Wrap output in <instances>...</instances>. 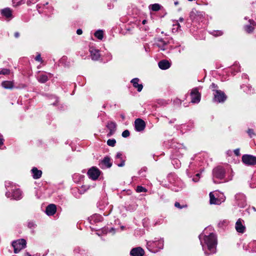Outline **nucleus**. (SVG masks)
<instances>
[{
	"mask_svg": "<svg viewBox=\"0 0 256 256\" xmlns=\"http://www.w3.org/2000/svg\"><path fill=\"white\" fill-rule=\"evenodd\" d=\"M210 228H206L199 236V239L202 250L206 255L214 254L216 252L217 238L216 234L212 232L208 234V230Z\"/></svg>",
	"mask_w": 256,
	"mask_h": 256,
	"instance_id": "obj_1",
	"label": "nucleus"
},
{
	"mask_svg": "<svg viewBox=\"0 0 256 256\" xmlns=\"http://www.w3.org/2000/svg\"><path fill=\"white\" fill-rule=\"evenodd\" d=\"M5 186L7 190L6 196L11 200H20L23 197L22 191L18 188H16L12 182L10 181L5 182Z\"/></svg>",
	"mask_w": 256,
	"mask_h": 256,
	"instance_id": "obj_2",
	"label": "nucleus"
},
{
	"mask_svg": "<svg viewBox=\"0 0 256 256\" xmlns=\"http://www.w3.org/2000/svg\"><path fill=\"white\" fill-rule=\"evenodd\" d=\"M233 174H230L228 178H226V171L224 169L218 166L213 169L212 179L214 183L219 182L218 180H222L224 182H227L232 180Z\"/></svg>",
	"mask_w": 256,
	"mask_h": 256,
	"instance_id": "obj_3",
	"label": "nucleus"
},
{
	"mask_svg": "<svg viewBox=\"0 0 256 256\" xmlns=\"http://www.w3.org/2000/svg\"><path fill=\"white\" fill-rule=\"evenodd\" d=\"M147 248L152 252H156L164 248V240L156 238L154 240L147 242Z\"/></svg>",
	"mask_w": 256,
	"mask_h": 256,
	"instance_id": "obj_4",
	"label": "nucleus"
},
{
	"mask_svg": "<svg viewBox=\"0 0 256 256\" xmlns=\"http://www.w3.org/2000/svg\"><path fill=\"white\" fill-rule=\"evenodd\" d=\"M190 16L192 21L196 22H203L206 20L204 12L196 10H193L190 12Z\"/></svg>",
	"mask_w": 256,
	"mask_h": 256,
	"instance_id": "obj_5",
	"label": "nucleus"
},
{
	"mask_svg": "<svg viewBox=\"0 0 256 256\" xmlns=\"http://www.w3.org/2000/svg\"><path fill=\"white\" fill-rule=\"evenodd\" d=\"M26 244V240L23 238L13 242L12 246L14 247V253H18L22 249L25 248Z\"/></svg>",
	"mask_w": 256,
	"mask_h": 256,
	"instance_id": "obj_6",
	"label": "nucleus"
},
{
	"mask_svg": "<svg viewBox=\"0 0 256 256\" xmlns=\"http://www.w3.org/2000/svg\"><path fill=\"white\" fill-rule=\"evenodd\" d=\"M216 194L217 195L218 198L216 199V200L214 201V197L212 194H210V202L211 204H218L219 205L222 202H224L226 198L224 196V194L221 193L219 192H215Z\"/></svg>",
	"mask_w": 256,
	"mask_h": 256,
	"instance_id": "obj_7",
	"label": "nucleus"
},
{
	"mask_svg": "<svg viewBox=\"0 0 256 256\" xmlns=\"http://www.w3.org/2000/svg\"><path fill=\"white\" fill-rule=\"evenodd\" d=\"M200 88H195L191 90L190 95L191 97V102L198 104L201 98V94L199 92Z\"/></svg>",
	"mask_w": 256,
	"mask_h": 256,
	"instance_id": "obj_8",
	"label": "nucleus"
},
{
	"mask_svg": "<svg viewBox=\"0 0 256 256\" xmlns=\"http://www.w3.org/2000/svg\"><path fill=\"white\" fill-rule=\"evenodd\" d=\"M242 160L246 166L256 164V156L250 154H244L242 156Z\"/></svg>",
	"mask_w": 256,
	"mask_h": 256,
	"instance_id": "obj_9",
	"label": "nucleus"
},
{
	"mask_svg": "<svg viewBox=\"0 0 256 256\" xmlns=\"http://www.w3.org/2000/svg\"><path fill=\"white\" fill-rule=\"evenodd\" d=\"M235 200L236 204L240 208H244L246 204V196L242 194H237L235 196Z\"/></svg>",
	"mask_w": 256,
	"mask_h": 256,
	"instance_id": "obj_10",
	"label": "nucleus"
},
{
	"mask_svg": "<svg viewBox=\"0 0 256 256\" xmlns=\"http://www.w3.org/2000/svg\"><path fill=\"white\" fill-rule=\"evenodd\" d=\"M235 228L236 231L240 234H244L246 230L244 221L242 218H238L236 222Z\"/></svg>",
	"mask_w": 256,
	"mask_h": 256,
	"instance_id": "obj_11",
	"label": "nucleus"
},
{
	"mask_svg": "<svg viewBox=\"0 0 256 256\" xmlns=\"http://www.w3.org/2000/svg\"><path fill=\"white\" fill-rule=\"evenodd\" d=\"M100 170L96 167H92L88 171V177L93 180H96L100 175Z\"/></svg>",
	"mask_w": 256,
	"mask_h": 256,
	"instance_id": "obj_12",
	"label": "nucleus"
},
{
	"mask_svg": "<svg viewBox=\"0 0 256 256\" xmlns=\"http://www.w3.org/2000/svg\"><path fill=\"white\" fill-rule=\"evenodd\" d=\"M214 101L218 102H223L226 98L224 93L220 90H216V92H214Z\"/></svg>",
	"mask_w": 256,
	"mask_h": 256,
	"instance_id": "obj_13",
	"label": "nucleus"
},
{
	"mask_svg": "<svg viewBox=\"0 0 256 256\" xmlns=\"http://www.w3.org/2000/svg\"><path fill=\"white\" fill-rule=\"evenodd\" d=\"M155 44L162 50H166L168 49V42L162 38H156Z\"/></svg>",
	"mask_w": 256,
	"mask_h": 256,
	"instance_id": "obj_14",
	"label": "nucleus"
},
{
	"mask_svg": "<svg viewBox=\"0 0 256 256\" xmlns=\"http://www.w3.org/2000/svg\"><path fill=\"white\" fill-rule=\"evenodd\" d=\"M174 149V155L176 156H182L186 151V149L184 148L183 145L180 144H176L172 146Z\"/></svg>",
	"mask_w": 256,
	"mask_h": 256,
	"instance_id": "obj_15",
	"label": "nucleus"
},
{
	"mask_svg": "<svg viewBox=\"0 0 256 256\" xmlns=\"http://www.w3.org/2000/svg\"><path fill=\"white\" fill-rule=\"evenodd\" d=\"M135 129L137 132L142 131L146 126L144 122L140 118L136 120L134 122Z\"/></svg>",
	"mask_w": 256,
	"mask_h": 256,
	"instance_id": "obj_16",
	"label": "nucleus"
},
{
	"mask_svg": "<svg viewBox=\"0 0 256 256\" xmlns=\"http://www.w3.org/2000/svg\"><path fill=\"white\" fill-rule=\"evenodd\" d=\"M51 76L50 73H40L37 76V80L40 83H44L48 80V76Z\"/></svg>",
	"mask_w": 256,
	"mask_h": 256,
	"instance_id": "obj_17",
	"label": "nucleus"
},
{
	"mask_svg": "<svg viewBox=\"0 0 256 256\" xmlns=\"http://www.w3.org/2000/svg\"><path fill=\"white\" fill-rule=\"evenodd\" d=\"M90 52L92 60H97L100 58V51L96 49L93 47H90Z\"/></svg>",
	"mask_w": 256,
	"mask_h": 256,
	"instance_id": "obj_18",
	"label": "nucleus"
},
{
	"mask_svg": "<svg viewBox=\"0 0 256 256\" xmlns=\"http://www.w3.org/2000/svg\"><path fill=\"white\" fill-rule=\"evenodd\" d=\"M122 154L121 152H118L116 156L115 163L119 167H122L124 166V160L122 158Z\"/></svg>",
	"mask_w": 256,
	"mask_h": 256,
	"instance_id": "obj_19",
	"label": "nucleus"
},
{
	"mask_svg": "<svg viewBox=\"0 0 256 256\" xmlns=\"http://www.w3.org/2000/svg\"><path fill=\"white\" fill-rule=\"evenodd\" d=\"M130 254L132 256H143L144 250L140 247H138L132 248Z\"/></svg>",
	"mask_w": 256,
	"mask_h": 256,
	"instance_id": "obj_20",
	"label": "nucleus"
},
{
	"mask_svg": "<svg viewBox=\"0 0 256 256\" xmlns=\"http://www.w3.org/2000/svg\"><path fill=\"white\" fill-rule=\"evenodd\" d=\"M56 211V208L55 204H50L47 206L46 210V213L48 216L54 215Z\"/></svg>",
	"mask_w": 256,
	"mask_h": 256,
	"instance_id": "obj_21",
	"label": "nucleus"
},
{
	"mask_svg": "<svg viewBox=\"0 0 256 256\" xmlns=\"http://www.w3.org/2000/svg\"><path fill=\"white\" fill-rule=\"evenodd\" d=\"M2 14L6 19L10 20L12 18V11L10 8H5L1 10Z\"/></svg>",
	"mask_w": 256,
	"mask_h": 256,
	"instance_id": "obj_22",
	"label": "nucleus"
},
{
	"mask_svg": "<svg viewBox=\"0 0 256 256\" xmlns=\"http://www.w3.org/2000/svg\"><path fill=\"white\" fill-rule=\"evenodd\" d=\"M140 81V79L138 78H134L132 79L130 81V82L132 84L134 87L137 89V90L138 92H140L142 90L143 88V86L142 84H139L138 82Z\"/></svg>",
	"mask_w": 256,
	"mask_h": 256,
	"instance_id": "obj_23",
	"label": "nucleus"
},
{
	"mask_svg": "<svg viewBox=\"0 0 256 256\" xmlns=\"http://www.w3.org/2000/svg\"><path fill=\"white\" fill-rule=\"evenodd\" d=\"M106 127L110 130V132L108 134V136H112L116 130V124L114 122H108Z\"/></svg>",
	"mask_w": 256,
	"mask_h": 256,
	"instance_id": "obj_24",
	"label": "nucleus"
},
{
	"mask_svg": "<svg viewBox=\"0 0 256 256\" xmlns=\"http://www.w3.org/2000/svg\"><path fill=\"white\" fill-rule=\"evenodd\" d=\"M31 172L34 179H38L42 176V172L40 170H38L36 167L32 169Z\"/></svg>",
	"mask_w": 256,
	"mask_h": 256,
	"instance_id": "obj_25",
	"label": "nucleus"
},
{
	"mask_svg": "<svg viewBox=\"0 0 256 256\" xmlns=\"http://www.w3.org/2000/svg\"><path fill=\"white\" fill-rule=\"evenodd\" d=\"M158 65L160 69L164 70L170 66V63L167 60H162L158 62Z\"/></svg>",
	"mask_w": 256,
	"mask_h": 256,
	"instance_id": "obj_26",
	"label": "nucleus"
},
{
	"mask_svg": "<svg viewBox=\"0 0 256 256\" xmlns=\"http://www.w3.org/2000/svg\"><path fill=\"white\" fill-rule=\"evenodd\" d=\"M102 162L108 168H110L112 166V163L110 161V158L108 156L105 157L102 161Z\"/></svg>",
	"mask_w": 256,
	"mask_h": 256,
	"instance_id": "obj_27",
	"label": "nucleus"
},
{
	"mask_svg": "<svg viewBox=\"0 0 256 256\" xmlns=\"http://www.w3.org/2000/svg\"><path fill=\"white\" fill-rule=\"evenodd\" d=\"M2 86L6 89H11L14 87L13 82L11 81H4L2 82Z\"/></svg>",
	"mask_w": 256,
	"mask_h": 256,
	"instance_id": "obj_28",
	"label": "nucleus"
},
{
	"mask_svg": "<svg viewBox=\"0 0 256 256\" xmlns=\"http://www.w3.org/2000/svg\"><path fill=\"white\" fill-rule=\"evenodd\" d=\"M250 25H247L244 27V30L248 33H250L252 32L254 28L252 25L254 26L255 23L252 20H250Z\"/></svg>",
	"mask_w": 256,
	"mask_h": 256,
	"instance_id": "obj_29",
	"label": "nucleus"
},
{
	"mask_svg": "<svg viewBox=\"0 0 256 256\" xmlns=\"http://www.w3.org/2000/svg\"><path fill=\"white\" fill-rule=\"evenodd\" d=\"M94 35L99 40H102L104 37V32L102 30H98L94 32Z\"/></svg>",
	"mask_w": 256,
	"mask_h": 256,
	"instance_id": "obj_30",
	"label": "nucleus"
},
{
	"mask_svg": "<svg viewBox=\"0 0 256 256\" xmlns=\"http://www.w3.org/2000/svg\"><path fill=\"white\" fill-rule=\"evenodd\" d=\"M161 8V6L158 4H150L149 6V8L154 12L158 11Z\"/></svg>",
	"mask_w": 256,
	"mask_h": 256,
	"instance_id": "obj_31",
	"label": "nucleus"
},
{
	"mask_svg": "<svg viewBox=\"0 0 256 256\" xmlns=\"http://www.w3.org/2000/svg\"><path fill=\"white\" fill-rule=\"evenodd\" d=\"M174 156H173L172 160V164L175 168H179L181 165L180 162L178 158H174Z\"/></svg>",
	"mask_w": 256,
	"mask_h": 256,
	"instance_id": "obj_32",
	"label": "nucleus"
},
{
	"mask_svg": "<svg viewBox=\"0 0 256 256\" xmlns=\"http://www.w3.org/2000/svg\"><path fill=\"white\" fill-rule=\"evenodd\" d=\"M242 88H244V90L248 94H251L253 93V89L250 86H245L242 87Z\"/></svg>",
	"mask_w": 256,
	"mask_h": 256,
	"instance_id": "obj_33",
	"label": "nucleus"
},
{
	"mask_svg": "<svg viewBox=\"0 0 256 256\" xmlns=\"http://www.w3.org/2000/svg\"><path fill=\"white\" fill-rule=\"evenodd\" d=\"M200 166V162L198 164L196 163V162H191L190 164L189 165V168L190 170H195L196 168L197 167H198Z\"/></svg>",
	"mask_w": 256,
	"mask_h": 256,
	"instance_id": "obj_34",
	"label": "nucleus"
},
{
	"mask_svg": "<svg viewBox=\"0 0 256 256\" xmlns=\"http://www.w3.org/2000/svg\"><path fill=\"white\" fill-rule=\"evenodd\" d=\"M248 247L252 248V251L256 252V242H252L249 244Z\"/></svg>",
	"mask_w": 256,
	"mask_h": 256,
	"instance_id": "obj_35",
	"label": "nucleus"
},
{
	"mask_svg": "<svg viewBox=\"0 0 256 256\" xmlns=\"http://www.w3.org/2000/svg\"><path fill=\"white\" fill-rule=\"evenodd\" d=\"M137 192H146L147 190L142 186H138L136 188Z\"/></svg>",
	"mask_w": 256,
	"mask_h": 256,
	"instance_id": "obj_36",
	"label": "nucleus"
},
{
	"mask_svg": "<svg viewBox=\"0 0 256 256\" xmlns=\"http://www.w3.org/2000/svg\"><path fill=\"white\" fill-rule=\"evenodd\" d=\"M10 73V70L7 68H0V74L7 75Z\"/></svg>",
	"mask_w": 256,
	"mask_h": 256,
	"instance_id": "obj_37",
	"label": "nucleus"
},
{
	"mask_svg": "<svg viewBox=\"0 0 256 256\" xmlns=\"http://www.w3.org/2000/svg\"><path fill=\"white\" fill-rule=\"evenodd\" d=\"M116 143V140L114 139H109L107 141V144L110 146H114Z\"/></svg>",
	"mask_w": 256,
	"mask_h": 256,
	"instance_id": "obj_38",
	"label": "nucleus"
},
{
	"mask_svg": "<svg viewBox=\"0 0 256 256\" xmlns=\"http://www.w3.org/2000/svg\"><path fill=\"white\" fill-rule=\"evenodd\" d=\"M174 206H175L176 208H179V209H182V208H187V206H187L186 204H182V205H181V204H180V202H176L174 203Z\"/></svg>",
	"mask_w": 256,
	"mask_h": 256,
	"instance_id": "obj_39",
	"label": "nucleus"
},
{
	"mask_svg": "<svg viewBox=\"0 0 256 256\" xmlns=\"http://www.w3.org/2000/svg\"><path fill=\"white\" fill-rule=\"evenodd\" d=\"M200 174H196L192 178V181L195 182H198L200 178Z\"/></svg>",
	"mask_w": 256,
	"mask_h": 256,
	"instance_id": "obj_40",
	"label": "nucleus"
},
{
	"mask_svg": "<svg viewBox=\"0 0 256 256\" xmlns=\"http://www.w3.org/2000/svg\"><path fill=\"white\" fill-rule=\"evenodd\" d=\"M212 34L215 36H220L223 34V32L220 30H215L212 32Z\"/></svg>",
	"mask_w": 256,
	"mask_h": 256,
	"instance_id": "obj_41",
	"label": "nucleus"
},
{
	"mask_svg": "<svg viewBox=\"0 0 256 256\" xmlns=\"http://www.w3.org/2000/svg\"><path fill=\"white\" fill-rule=\"evenodd\" d=\"M228 224V221L226 220H223L222 221H220L218 223V225L220 226H226Z\"/></svg>",
	"mask_w": 256,
	"mask_h": 256,
	"instance_id": "obj_42",
	"label": "nucleus"
},
{
	"mask_svg": "<svg viewBox=\"0 0 256 256\" xmlns=\"http://www.w3.org/2000/svg\"><path fill=\"white\" fill-rule=\"evenodd\" d=\"M130 136V132L128 130H124L122 133V136L124 138H126Z\"/></svg>",
	"mask_w": 256,
	"mask_h": 256,
	"instance_id": "obj_43",
	"label": "nucleus"
},
{
	"mask_svg": "<svg viewBox=\"0 0 256 256\" xmlns=\"http://www.w3.org/2000/svg\"><path fill=\"white\" fill-rule=\"evenodd\" d=\"M248 133L251 138L253 137L256 135L252 129H248Z\"/></svg>",
	"mask_w": 256,
	"mask_h": 256,
	"instance_id": "obj_44",
	"label": "nucleus"
},
{
	"mask_svg": "<svg viewBox=\"0 0 256 256\" xmlns=\"http://www.w3.org/2000/svg\"><path fill=\"white\" fill-rule=\"evenodd\" d=\"M210 88L212 89L214 92H216V90H218L217 88H218V86L216 84H214V83H212L210 85Z\"/></svg>",
	"mask_w": 256,
	"mask_h": 256,
	"instance_id": "obj_45",
	"label": "nucleus"
},
{
	"mask_svg": "<svg viewBox=\"0 0 256 256\" xmlns=\"http://www.w3.org/2000/svg\"><path fill=\"white\" fill-rule=\"evenodd\" d=\"M35 60L36 61L42 62V59L40 54H38L35 58Z\"/></svg>",
	"mask_w": 256,
	"mask_h": 256,
	"instance_id": "obj_46",
	"label": "nucleus"
},
{
	"mask_svg": "<svg viewBox=\"0 0 256 256\" xmlns=\"http://www.w3.org/2000/svg\"><path fill=\"white\" fill-rule=\"evenodd\" d=\"M234 68L236 70V72L240 71V66L238 64H236L234 65Z\"/></svg>",
	"mask_w": 256,
	"mask_h": 256,
	"instance_id": "obj_47",
	"label": "nucleus"
},
{
	"mask_svg": "<svg viewBox=\"0 0 256 256\" xmlns=\"http://www.w3.org/2000/svg\"><path fill=\"white\" fill-rule=\"evenodd\" d=\"M234 154L237 156H238L240 154L239 148H236V149L234 150Z\"/></svg>",
	"mask_w": 256,
	"mask_h": 256,
	"instance_id": "obj_48",
	"label": "nucleus"
},
{
	"mask_svg": "<svg viewBox=\"0 0 256 256\" xmlns=\"http://www.w3.org/2000/svg\"><path fill=\"white\" fill-rule=\"evenodd\" d=\"M28 226L30 228H34L35 226V224L34 222H30L28 224Z\"/></svg>",
	"mask_w": 256,
	"mask_h": 256,
	"instance_id": "obj_49",
	"label": "nucleus"
},
{
	"mask_svg": "<svg viewBox=\"0 0 256 256\" xmlns=\"http://www.w3.org/2000/svg\"><path fill=\"white\" fill-rule=\"evenodd\" d=\"M210 194H212L214 196V201H216V199L218 198V196H217V195L216 194V192H210Z\"/></svg>",
	"mask_w": 256,
	"mask_h": 256,
	"instance_id": "obj_50",
	"label": "nucleus"
},
{
	"mask_svg": "<svg viewBox=\"0 0 256 256\" xmlns=\"http://www.w3.org/2000/svg\"><path fill=\"white\" fill-rule=\"evenodd\" d=\"M107 57L108 58V60H111L112 59V55L111 54L108 53L107 54Z\"/></svg>",
	"mask_w": 256,
	"mask_h": 256,
	"instance_id": "obj_51",
	"label": "nucleus"
},
{
	"mask_svg": "<svg viewBox=\"0 0 256 256\" xmlns=\"http://www.w3.org/2000/svg\"><path fill=\"white\" fill-rule=\"evenodd\" d=\"M82 31L81 29H78L76 30V34L78 35L82 34Z\"/></svg>",
	"mask_w": 256,
	"mask_h": 256,
	"instance_id": "obj_52",
	"label": "nucleus"
},
{
	"mask_svg": "<svg viewBox=\"0 0 256 256\" xmlns=\"http://www.w3.org/2000/svg\"><path fill=\"white\" fill-rule=\"evenodd\" d=\"M4 143V140L2 138V136L0 135V146L2 145Z\"/></svg>",
	"mask_w": 256,
	"mask_h": 256,
	"instance_id": "obj_53",
	"label": "nucleus"
},
{
	"mask_svg": "<svg viewBox=\"0 0 256 256\" xmlns=\"http://www.w3.org/2000/svg\"><path fill=\"white\" fill-rule=\"evenodd\" d=\"M176 120V119L174 118V119H172V120H170V122H169V123L170 124H172V123H174Z\"/></svg>",
	"mask_w": 256,
	"mask_h": 256,
	"instance_id": "obj_54",
	"label": "nucleus"
},
{
	"mask_svg": "<svg viewBox=\"0 0 256 256\" xmlns=\"http://www.w3.org/2000/svg\"><path fill=\"white\" fill-rule=\"evenodd\" d=\"M256 180V175L254 176L252 178V182H254Z\"/></svg>",
	"mask_w": 256,
	"mask_h": 256,
	"instance_id": "obj_55",
	"label": "nucleus"
},
{
	"mask_svg": "<svg viewBox=\"0 0 256 256\" xmlns=\"http://www.w3.org/2000/svg\"><path fill=\"white\" fill-rule=\"evenodd\" d=\"M19 33L16 32H15L14 34V36L16 38H18L19 36Z\"/></svg>",
	"mask_w": 256,
	"mask_h": 256,
	"instance_id": "obj_56",
	"label": "nucleus"
},
{
	"mask_svg": "<svg viewBox=\"0 0 256 256\" xmlns=\"http://www.w3.org/2000/svg\"><path fill=\"white\" fill-rule=\"evenodd\" d=\"M175 26H177V30H178V28H179L180 27V26L179 24H176Z\"/></svg>",
	"mask_w": 256,
	"mask_h": 256,
	"instance_id": "obj_57",
	"label": "nucleus"
},
{
	"mask_svg": "<svg viewBox=\"0 0 256 256\" xmlns=\"http://www.w3.org/2000/svg\"><path fill=\"white\" fill-rule=\"evenodd\" d=\"M184 18H180L178 20V21L180 22H182L184 21Z\"/></svg>",
	"mask_w": 256,
	"mask_h": 256,
	"instance_id": "obj_58",
	"label": "nucleus"
},
{
	"mask_svg": "<svg viewBox=\"0 0 256 256\" xmlns=\"http://www.w3.org/2000/svg\"><path fill=\"white\" fill-rule=\"evenodd\" d=\"M52 97L55 100V102H58V98L56 97L55 96H52Z\"/></svg>",
	"mask_w": 256,
	"mask_h": 256,
	"instance_id": "obj_59",
	"label": "nucleus"
},
{
	"mask_svg": "<svg viewBox=\"0 0 256 256\" xmlns=\"http://www.w3.org/2000/svg\"><path fill=\"white\" fill-rule=\"evenodd\" d=\"M232 154V151L229 150L227 152V154H228V155H230V154Z\"/></svg>",
	"mask_w": 256,
	"mask_h": 256,
	"instance_id": "obj_60",
	"label": "nucleus"
},
{
	"mask_svg": "<svg viewBox=\"0 0 256 256\" xmlns=\"http://www.w3.org/2000/svg\"><path fill=\"white\" fill-rule=\"evenodd\" d=\"M24 256H32L28 252L26 253Z\"/></svg>",
	"mask_w": 256,
	"mask_h": 256,
	"instance_id": "obj_61",
	"label": "nucleus"
},
{
	"mask_svg": "<svg viewBox=\"0 0 256 256\" xmlns=\"http://www.w3.org/2000/svg\"><path fill=\"white\" fill-rule=\"evenodd\" d=\"M146 20H142V24H146Z\"/></svg>",
	"mask_w": 256,
	"mask_h": 256,
	"instance_id": "obj_62",
	"label": "nucleus"
},
{
	"mask_svg": "<svg viewBox=\"0 0 256 256\" xmlns=\"http://www.w3.org/2000/svg\"><path fill=\"white\" fill-rule=\"evenodd\" d=\"M174 5L177 6L178 4V1L174 2Z\"/></svg>",
	"mask_w": 256,
	"mask_h": 256,
	"instance_id": "obj_63",
	"label": "nucleus"
},
{
	"mask_svg": "<svg viewBox=\"0 0 256 256\" xmlns=\"http://www.w3.org/2000/svg\"><path fill=\"white\" fill-rule=\"evenodd\" d=\"M52 104L53 105H56V103L55 102H54L52 103Z\"/></svg>",
	"mask_w": 256,
	"mask_h": 256,
	"instance_id": "obj_64",
	"label": "nucleus"
}]
</instances>
